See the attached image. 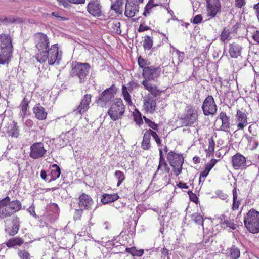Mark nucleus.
I'll use <instances>...</instances> for the list:
<instances>
[{
    "instance_id": "nucleus-9",
    "label": "nucleus",
    "mask_w": 259,
    "mask_h": 259,
    "mask_svg": "<svg viewBox=\"0 0 259 259\" xmlns=\"http://www.w3.org/2000/svg\"><path fill=\"white\" fill-rule=\"evenodd\" d=\"M206 5L207 15L211 18L221 12L222 6L220 0H206Z\"/></svg>"
},
{
    "instance_id": "nucleus-19",
    "label": "nucleus",
    "mask_w": 259,
    "mask_h": 259,
    "mask_svg": "<svg viewBox=\"0 0 259 259\" xmlns=\"http://www.w3.org/2000/svg\"><path fill=\"white\" fill-rule=\"evenodd\" d=\"M4 199H7V205L12 214L19 211L22 208V204L18 200H11L9 196H6Z\"/></svg>"
},
{
    "instance_id": "nucleus-23",
    "label": "nucleus",
    "mask_w": 259,
    "mask_h": 259,
    "mask_svg": "<svg viewBox=\"0 0 259 259\" xmlns=\"http://www.w3.org/2000/svg\"><path fill=\"white\" fill-rule=\"evenodd\" d=\"M11 227H6L5 230L8 234L10 236H14L18 233L20 227L19 218L17 217L13 218Z\"/></svg>"
},
{
    "instance_id": "nucleus-13",
    "label": "nucleus",
    "mask_w": 259,
    "mask_h": 259,
    "mask_svg": "<svg viewBox=\"0 0 259 259\" xmlns=\"http://www.w3.org/2000/svg\"><path fill=\"white\" fill-rule=\"evenodd\" d=\"M203 113H215L217 107L214 98L211 95H208L204 99L202 106Z\"/></svg>"
},
{
    "instance_id": "nucleus-38",
    "label": "nucleus",
    "mask_w": 259,
    "mask_h": 259,
    "mask_svg": "<svg viewBox=\"0 0 259 259\" xmlns=\"http://www.w3.org/2000/svg\"><path fill=\"white\" fill-rule=\"evenodd\" d=\"M231 39V31L229 28L226 27L224 28L222 31L220 36V39L222 42H225L227 40H230Z\"/></svg>"
},
{
    "instance_id": "nucleus-1",
    "label": "nucleus",
    "mask_w": 259,
    "mask_h": 259,
    "mask_svg": "<svg viewBox=\"0 0 259 259\" xmlns=\"http://www.w3.org/2000/svg\"><path fill=\"white\" fill-rule=\"evenodd\" d=\"M13 46L9 34H0V64L8 63L12 56Z\"/></svg>"
},
{
    "instance_id": "nucleus-10",
    "label": "nucleus",
    "mask_w": 259,
    "mask_h": 259,
    "mask_svg": "<svg viewBox=\"0 0 259 259\" xmlns=\"http://www.w3.org/2000/svg\"><path fill=\"white\" fill-rule=\"evenodd\" d=\"M88 12L94 17H100L103 15L102 7L99 0H91L87 6Z\"/></svg>"
},
{
    "instance_id": "nucleus-64",
    "label": "nucleus",
    "mask_w": 259,
    "mask_h": 259,
    "mask_svg": "<svg viewBox=\"0 0 259 259\" xmlns=\"http://www.w3.org/2000/svg\"><path fill=\"white\" fill-rule=\"evenodd\" d=\"M253 8L255 11L256 16L259 22V2L254 5Z\"/></svg>"
},
{
    "instance_id": "nucleus-27",
    "label": "nucleus",
    "mask_w": 259,
    "mask_h": 259,
    "mask_svg": "<svg viewBox=\"0 0 259 259\" xmlns=\"http://www.w3.org/2000/svg\"><path fill=\"white\" fill-rule=\"evenodd\" d=\"M216 121L217 122H221V130L227 131L229 128L230 123L229 121V117L227 116L226 114H220V117L217 118Z\"/></svg>"
},
{
    "instance_id": "nucleus-54",
    "label": "nucleus",
    "mask_w": 259,
    "mask_h": 259,
    "mask_svg": "<svg viewBox=\"0 0 259 259\" xmlns=\"http://www.w3.org/2000/svg\"><path fill=\"white\" fill-rule=\"evenodd\" d=\"M246 0H235L234 6L236 8L241 9L246 5Z\"/></svg>"
},
{
    "instance_id": "nucleus-2",
    "label": "nucleus",
    "mask_w": 259,
    "mask_h": 259,
    "mask_svg": "<svg viewBox=\"0 0 259 259\" xmlns=\"http://www.w3.org/2000/svg\"><path fill=\"white\" fill-rule=\"evenodd\" d=\"M244 226L251 233H259V212L251 209L244 216Z\"/></svg>"
},
{
    "instance_id": "nucleus-8",
    "label": "nucleus",
    "mask_w": 259,
    "mask_h": 259,
    "mask_svg": "<svg viewBox=\"0 0 259 259\" xmlns=\"http://www.w3.org/2000/svg\"><path fill=\"white\" fill-rule=\"evenodd\" d=\"M232 163L235 169H244L251 164V161L247 160L243 155L239 153L232 157Z\"/></svg>"
},
{
    "instance_id": "nucleus-53",
    "label": "nucleus",
    "mask_w": 259,
    "mask_h": 259,
    "mask_svg": "<svg viewBox=\"0 0 259 259\" xmlns=\"http://www.w3.org/2000/svg\"><path fill=\"white\" fill-rule=\"evenodd\" d=\"M144 119H145V122L148 124V126L150 127L151 128H152L154 130L157 131L158 130V125L154 122H152L151 120H150L149 119L146 118L145 117H143Z\"/></svg>"
},
{
    "instance_id": "nucleus-56",
    "label": "nucleus",
    "mask_w": 259,
    "mask_h": 259,
    "mask_svg": "<svg viewBox=\"0 0 259 259\" xmlns=\"http://www.w3.org/2000/svg\"><path fill=\"white\" fill-rule=\"evenodd\" d=\"M51 15L55 17L59 21H64L67 19V18H66V17L64 16H61L60 13L57 11L53 12L51 13Z\"/></svg>"
},
{
    "instance_id": "nucleus-58",
    "label": "nucleus",
    "mask_w": 259,
    "mask_h": 259,
    "mask_svg": "<svg viewBox=\"0 0 259 259\" xmlns=\"http://www.w3.org/2000/svg\"><path fill=\"white\" fill-rule=\"evenodd\" d=\"M150 29V27L145 25V24L142 23L140 25L138 28V31L139 32H142L145 31H147Z\"/></svg>"
},
{
    "instance_id": "nucleus-26",
    "label": "nucleus",
    "mask_w": 259,
    "mask_h": 259,
    "mask_svg": "<svg viewBox=\"0 0 259 259\" xmlns=\"http://www.w3.org/2000/svg\"><path fill=\"white\" fill-rule=\"evenodd\" d=\"M170 168L169 167L165 160H159L158 168L155 173V176L157 174L162 175L164 173L169 174ZM155 176H154L155 177Z\"/></svg>"
},
{
    "instance_id": "nucleus-17",
    "label": "nucleus",
    "mask_w": 259,
    "mask_h": 259,
    "mask_svg": "<svg viewBox=\"0 0 259 259\" xmlns=\"http://www.w3.org/2000/svg\"><path fill=\"white\" fill-rule=\"evenodd\" d=\"M242 49V45L237 42L230 43L228 49L229 56L232 58H238L241 55Z\"/></svg>"
},
{
    "instance_id": "nucleus-15",
    "label": "nucleus",
    "mask_w": 259,
    "mask_h": 259,
    "mask_svg": "<svg viewBox=\"0 0 259 259\" xmlns=\"http://www.w3.org/2000/svg\"><path fill=\"white\" fill-rule=\"evenodd\" d=\"M141 83L144 89L148 91L153 97L160 96L162 93L163 92V91L158 89V87L155 84L152 83L151 81L143 80Z\"/></svg>"
},
{
    "instance_id": "nucleus-34",
    "label": "nucleus",
    "mask_w": 259,
    "mask_h": 259,
    "mask_svg": "<svg viewBox=\"0 0 259 259\" xmlns=\"http://www.w3.org/2000/svg\"><path fill=\"white\" fill-rule=\"evenodd\" d=\"M23 240L19 237H14L10 239L7 242L6 245L8 247H12L15 246H20L23 243Z\"/></svg>"
},
{
    "instance_id": "nucleus-63",
    "label": "nucleus",
    "mask_w": 259,
    "mask_h": 259,
    "mask_svg": "<svg viewBox=\"0 0 259 259\" xmlns=\"http://www.w3.org/2000/svg\"><path fill=\"white\" fill-rule=\"evenodd\" d=\"M83 209H82L79 208V209H77L75 211V215H74V218L76 219L79 220L80 219V218L82 214V211Z\"/></svg>"
},
{
    "instance_id": "nucleus-45",
    "label": "nucleus",
    "mask_w": 259,
    "mask_h": 259,
    "mask_svg": "<svg viewBox=\"0 0 259 259\" xmlns=\"http://www.w3.org/2000/svg\"><path fill=\"white\" fill-rule=\"evenodd\" d=\"M115 178L118 180L117 186H119L125 180L124 173L120 170H116L114 172Z\"/></svg>"
},
{
    "instance_id": "nucleus-22",
    "label": "nucleus",
    "mask_w": 259,
    "mask_h": 259,
    "mask_svg": "<svg viewBox=\"0 0 259 259\" xmlns=\"http://www.w3.org/2000/svg\"><path fill=\"white\" fill-rule=\"evenodd\" d=\"M179 121L183 126L193 124L197 118V114H180Z\"/></svg>"
},
{
    "instance_id": "nucleus-44",
    "label": "nucleus",
    "mask_w": 259,
    "mask_h": 259,
    "mask_svg": "<svg viewBox=\"0 0 259 259\" xmlns=\"http://www.w3.org/2000/svg\"><path fill=\"white\" fill-rule=\"evenodd\" d=\"M69 134V132H67L65 134L62 133L59 138L58 139V141H59V142L61 143V141H62V143H60V147H63L65 145H66L69 143V139H68L67 135Z\"/></svg>"
},
{
    "instance_id": "nucleus-18",
    "label": "nucleus",
    "mask_w": 259,
    "mask_h": 259,
    "mask_svg": "<svg viewBox=\"0 0 259 259\" xmlns=\"http://www.w3.org/2000/svg\"><path fill=\"white\" fill-rule=\"evenodd\" d=\"M124 105L120 98L115 99L107 113H124Z\"/></svg>"
},
{
    "instance_id": "nucleus-59",
    "label": "nucleus",
    "mask_w": 259,
    "mask_h": 259,
    "mask_svg": "<svg viewBox=\"0 0 259 259\" xmlns=\"http://www.w3.org/2000/svg\"><path fill=\"white\" fill-rule=\"evenodd\" d=\"M252 38L257 44L259 45V30H255L253 32Z\"/></svg>"
},
{
    "instance_id": "nucleus-29",
    "label": "nucleus",
    "mask_w": 259,
    "mask_h": 259,
    "mask_svg": "<svg viewBox=\"0 0 259 259\" xmlns=\"http://www.w3.org/2000/svg\"><path fill=\"white\" fill-rule=\"evenodd\" d=\"M110 10L115 12L116 14L120 15L123 12V2L121 0H116L111 6Z\"/></svg>"
},
{
    "instance_id": "nucleus-25",
    "label": "nucleus",
    "mask_w": 259,
    "mask_h": 259,
    "mask_svg": "<svg viewBox=\"0 0 259 259\" xmlns=\"http://www.w3.org/2000/svg\"><path fill=\"white\" fill-rule=\"evenodd\" d=\"M7 133L9 136L12 137L17 138L19 135V130L16 122L11 121L6 126Z\"/></svg>"
},
{
    "instance_id": "nucleus-48",
    "label": "nucleus",
    "mask_w": 259,
    "mask_h": 259,
    "mask_svg": "<svg viewBox=\"0 0 259 259\" xmlns=\"http://www.w3.org/2000/svg\"><path fill=\"white\" fill-rule=\"evenodd\" d=\"M208 149L206 150L207 155H210L211 154L214 150L215 143L212 138H210L208 139Z\"/></svg>"
},
{
    "instance_id": "nucleus-24",
    "label": "nucleus",
    "mask_w": 259,
    "mask_h": 259,
    "mask_svg": "<svg viewBox=\"0 0 259 259\" xmlns=\"http://www.w3.org/2000/svg\"><path fill=\"white\" fill-rule=\"evenodd\" d=\"M7 201H8L7 199H4V198L0 200V220L13 215L8 207Z\"/></svg>"
},
{
    "instance_id": "nucleus-40",
    "label": "nucleus",
    "mask_w": 259,
    "mask_h": 259,
    "mask_svg": "<svg viewBox=\"0 0 259 259\" xmlns=\"http://www.w3.org/2000/svg\"><path fill=\"white\" fill-rule=\"evenodd\" d=\"M126 252L130 253L134 256H141L144 253L143 249L137 250L135 247L126 248Z\"/></svg>"
},
{
    "instance_id": "nucleus-33",
    "label": "nucleus",
    "mask_w": 259,
    "mask_h": 259,
    "mask_svg": "<svg viewBox=\"0 0 259 259\" xmlns=\"http://www.w3.org/2000/svg\"><path fill=\"white\" fill-rule=\"evenodd\" d=\"M191 220L197 225L201 226L202 228H204L203 223L204 219L202 215L198 212H195L192 214L191 216Z\"/></svg>"
},
{
    "instance_id": "nucleus-61",
    "label": "nucleus",
    "mask_w": 259,
    "mask_h": 259,
    "mask_svg": "<svg viewBox=\"0 0 259 259\" xmlns=\"http://www.w3.org/2000/svg\"><path fill=\"white\" fill-rule=\"evenodd\" d=\"M210 172L209 170H208L207 169L205 168L204 170H203L202 172H201L200 174V177H199V183H200L201 181V178H205L207 175H208L209 172Z\"/></svg>"
},
{
    "instance_id": "nucleus-47",
    "label": "nucleus",
    "mask_w": 259,
    "mask_h": 259,
    "mask_svg": "<svg viewBox=\"0 0 259 259\" xmlns=\"http://www.w3.org/2000/svg\"><path fill=\"white\" fill-rule=\"evenodd\" d=\"M146 133H148L149 134V137H151L152 136L153 139L155 140V142H156L158 146H160L161 145V139L159 138V136L157 134V133L154 132V131L149 129V130L147 131L146 132Z\"/></svg>"
},
{
    "instance_id": "nucleus-37",
    "label": "nucleus",
    "mask_w": 259,
    "mask_h": 259,
    "mask_svg": "<svg viewBox=\"0 0 259 259\" xmlns=\"http://www.w3.org/2000/svg\"><path fill=\"white\" fill-rule=\"evenodd\" d=\"M150 140V137H149V134L145 132V133L144 134L143 138L141 144V147L143 149L145 150H148L150 148L151 145Z\"/></svg>"
},
{
    "instance_id": "nucleus-32",
    "label": "nucleus",
    "mask_w": 259,
    "mask_h": 259,
    "mask_svg": "<svg viewBox=\"0 0 259 259\" xmlns=\"http://www.w3.org/2000/svg\"><path fill=\"white\" fill-rule=\"evenodd\" d=\"M61 174L60 168L57 164H53L50 172L51 179L49 181H54L58 178Z\"/></svg>"
},
{
    "instance_id": "nucleus-30",
    "label": "nucleus",
    "mask_w": 259,
    "mask_h": 259,
    "mask_svg": "<svg viewBox=\"0 0 259 259\" xmlns=\"http://www.w3.org/2000/svg\"><path fill=\"white\" fill-rule=\"evenodd\" d=\"M119 197L117 193L112 194H104L102 195L101 202L104 204H107L117 200Z\"/></svg>"
},
{
    "instance_id": "nucleus-20",
    "label": "nucleus",
    "mask_w": 259,
    "mask_h": 259,
    "mask_svg": "<svg viewBox=\"0 0 259 259\" xmlns=\"http://www.w3.org/2000/svg\"><path fill=\"white\" fill-rule=\"evenodd\" d=\"M92 95L91 94H85L82 99L77 111L79 113H83L88 111L89 108V105L91 102Z\"/></svg>"
},
{
    "instance_id": "nucleus-31",
    "label": "nucleus",
    "mask_w": 259,
    "mask_h": 259,
    "mask_svg": "<svg viewBox=\"0 0 259 259\" xmlns=\"http://www.w3.org/2000/svg\"><path fill=\"white\" fill-rule=\"evenodd\" d=\"M60 6H62L64 8H68L70 4L79 5L83 4L85 0H56Z\"/></svg>"
},
{
    "instance_id": "nucleus-46",
    "label": "nucleus",
    "mask_w": 259,
    "mask_h": 259,
    "mask_svg": "<svg viewBox=\"0 0 259 259\" xmlns=\"http://www.w3.org/2000/svg\"><path fill=\"white\" fill-rule=\"evenodd\" d=\"M30 101L26 98H24L21 101L20 107L23 113H26L29 107V103Z\"/></svg>"
},
{
    "instance_id": "nucleus-11",
    "label": "nucleus",
    "mask_w": 259,
    "mask_h": 259,
    "mask_svg": "<svg viewBox=\"0 0 259 259\" xmlns=\"http://www.w3.org/2000/svg\"><path fill=\"white\" fill-rule=\"evenodd\" d=\"M47 60L49 65H53L55 63L59 64L61 57L59 56V48L57 44L52 45L48 49Z\"/></svg>"
},
{
    "instance_id": "nucleus-36",
    "label": "nucleus",
    "mask_w": 259,
    "mask_h": 259,
    "mask_svg": "<svg viewBox=\"0 0 259 259\" xmlns=\"http://www.w3.org/2000/svg\"><path fill=\"white\" fill-rule=\"evenodd\" d=\"M238 123L237 127L239 129H243L247 124L246 114H237Z\"/></svg>"
},
{
    "instance_id": "nucleus-4",
    "label": "nucleus",
    "mask_w": 259,
    "mask_h": 259,
    "mask_svg": "<svg viewBox=\"0 0 259 259\" xmlns=\"http://www.w3.org/2000/svg\"><path fill=\"white\" fill-rule=\"evenodd\" d=\"M167 160L173 168L174 174L178 176L182 172L184 159L182 154L170 151L167 154Z\"/></svg>"
},
{
    "instance_id": "nucleus-12",
    "label": "nucleus",
    "mask_w": 259,
    "mask_h": 259,
    "mask_svg": "<svg viewBox=\"0 0 259 259\" xmlns=\"http://www.w3.org/2000/svg\"><path fill=\"white\" fill-rule=\"evenodd\" d=\"M33 41L35 48H49V38L48 36L42 32L35 33L33 35Z\"/></svg>"
},
{
    "instance_id": "nucleus-50",
    "label": "nucleus",
    "mask_w": 259,
    "mask_h": 259,
    "mask_svg": "<svg viewBox=\"0 0 259 259\" xmlns=\"http://www.w3.org/2000/svg\"><path fill=\"white\" fill-rule=\"evenodd\" d=\"M153 7H154L152 5H150V4H147L144 8L143 15L145 17L149 16L150 13L152 12V10Z\"/></svg>"
},
{
    "instance_id": "nucleus-60",
    "label": "nucleus",
    "mask_w": 259,
    "mask_h": 259,
    "mask_svg": "<svg viewBox=\"0 0 259 259\" xmlns=\"http://www.w3.org/2000/svg\"><path fill=\"white\" fill-rule=\"evenodd\" d=\"M135 121L136 123L140 125L141 123H143V120L141 118V114H133Z\"/></svg>"
},
{
    "instance_id": "nucleus-14",
    "label": "nucleus",
    "mask_w": 259,
    "mask_h": 259,
    "mask_svg": "<svg viewBox=\"0 0 259 259\" xmlns=\"http://www.w3.org/2000/svg\"><path fill=\"white\" fill-rule=\"evenodd\" d=\"M139 11V6L134 0H126L124 15L128 18H132Z\"/></svg>"
},
{
    "instance_id": "nucleus-55",
    "label": "nucleus",
    "mask_w": 259,
    "mask_h": 259,
    "mask_svg": "<svg viewBox=\"0 0 259 259\" xmlns=\"http://www.w3.org/2000/svg\"><path fill=\"white\" fill-rule=\"evenodd\" d=\"M202 16L201 14L196 15L193 19L191 21V22L195 24H198L202 22Z\"/></svg>"
},
{
    "instance_id": "nucleus-51",
    "label": "nucleus",
    "mask_w": 259,
    "mask_h": 259,
    "mask_svg": "<svg viewBox=\"0 0 259 259\" xmlns=\"http://www.w3.org/2000/svg\"><path fill=\"white\" fill-rule=\"evenodd\" d=\"M33 113H46L45 112V108L40 105V103L37 104L33 108Z\"/></svg>"
},
{
    "instance_id": "nucleus-5",
    "label": "nucleus",
    "mask_w": 259,
    "mask_h": 259,
    "mask_svg": "<svg viewBox=\"0 0 259 259\" xmlns=\"http://www.w3.org/2000/svg\"><path fill=\"white\" fill-rule=\"evenodd\" d=\"M90 69V65L88 63L77 62L70 71L71 76H77L80 83L84 82L85 79Z\"/></svg>"
},
{
    "instance_id": "nucleus-28",
    "label": "nucleus",
    "mask_w": 259,
    "mask_h": 259,
    "mask_svg": "<svg viewBox=\"0 0 259 259\" xmlns=\"http://www.w3.org/2000/svg\"><path fill=\"white\" fill-rule=\"evenodd\" d=\"M156 107V102L148 98L145 100L144 104V109L147 112H153Z\"/></svg>"
},
{
    "instance_id": "nucleus-49",
    "label": "nucleus",
    "mask_w": 259,
    "mask_h": 259,
    "mask_svg": "<svg viewBox=\"0 0 259 259\" xmlns=\"http://www.w3.org/2000/svg\"><path fill=\"white\" fill-rule=\"evenodd\" d=\"M18 255L21 259H30V254L25 250H19Z\"/></svg>"
},
{
    "instance_id": "nucleus-21",
    "label": "nucleus",
    "mask_w": 259,
    "mask_h": 259,
    "mask_svg": "<svg viewBox=\"0 0 259 259\" xmlns=\"http://www.w3.org/2000/svg\"><path fill=\"white\" fill-rule=\"evenodd\" d=\"M35 55L34 57L36 59L37 61L41 64L45 63L47 60V56L48 55V48H35Z\"/></svg>"
},
{
    "instance_id": "nucleus-57",
    "label": "nucleus",
    "mask_w": 259,
    "mask_h": 259,
    "mask_svg": "<svg viewBox=\"0 0 259 259\" xmlns=\"http://www.w3.org/2000/svg\"><path fill=\"white\" fill-rule=\"evenodd\" d=\"M217 162V160L216 159H212L211 161L206 165L205 168L208 170L210 171L213 167L215 165Z\"/></svg>"
},
{
    "instance_id": "nucleus-62",
    "label": "nucleus",
    "mask_w": 259,
    "mask_h": 259,
    "mask_svg": "<svg viewBox=\"0 0 259 259\" xmlns=\"http://www.w3.org/2000/svg\"><path fill=\"white\" fill-rule=\"evenodd\" d=\"M215 194L218 196L219 198H221L222 200H225L227 198V196L226 194L224 193L221 190H218L215 192Z\"/></svg>"
},
{
    "instance_id": "nucleus-16",
    "label": "nucleus",
    "mask_w": 259,
    "mask_h": 259,
    "mask_svg": "<svg viewBox=\"0 0 259 259\" xmlns=\"http://www.w3.org/2000/svg\"><path fill=\"white\" fill-rule=\"evenodd\" d=\"M78 200V205L80 208L84 210L92 209L94 201L90 195L83 193L79 196Z\"/></svg>"
},
{
    "instance_id": "nucleus-41",
    "label": "nucleus",
    "mask_w": 259,
    "mask_h": 259,
    "mask_svg": "<svg viewBox=\"0 0 259 259\" xmlns=\"http://www.w3.org/2000/svg\"><path fill=\"white\" fill-rule=\"evenodd\" d=\"M233 205H232V209L233 210H237L240 204L239 201L237 200V189L236 188H234L233 190Z\"/></svg>"
},
{
    "instance_id": "nucleus-6",
    "label": "nucleus",
    "mask_w": 259,
    "mask_h": 259,
    "mask_svg": "<svg viewBox=\"0 0 259 259\" xmlns=\"http://www.w3.org/2000/svg\"><path fill=\"white\" fill-rule=\"evenodd\" d=\"M161 71V67L160 65L150 66L145 70H142V75L144 78V80L154 81L160 76Z\"/></svg>"
},
{
    "instance_id": "nucleus-3",
    "label": "nucleus",
    "mask_w": 259,
    "mask_h": 259,
    "mask_svg": "<svg viewBox=\"0 0 259 259\" xmlns=\"http://www.w3.org/2000/svg\"><path fill=\"white\" fill-rule=\"evenodd\" d=\"M117 91L115 84H113L101 93L96 101V103L102 107H106L114 99Z\"/></svg>"
},
{
    "instance_id": "nucleus-7",
    "label": "nucleus",
    "mask_w": 259,
    "mask_h": 259,
    "mask_svg": "<svg viewBox=\"0 0 259 259\" xmlns=\"http://www.w3.org/2000/svg\"><path fill=\"white\" fill-rule=\"evenodd\" d=\"M30 157L34 159H38L45 157L47 150L45 148L44 144L41 142L33 143L30 146Z\"/></svg>"
},
{
    "instance_id": "nucleus-43",
    "label": "nucleus",
    "mask_w": 259,
    "mask_h": 259,
    "mask_svg": "<svg viewBox=\"0 0 259 259\" xmlns=\"http://www.w3.org/2000/svg\"><path fill=\"white\" fill-rule=\"evenodd\" d=\"M229 256L231 259H238L240 256V252L239 248L233 246L230 249Z\"/></svg>"
},
{
    "instance_id": "nucleus-39",
    "label": "nucleus",
    "mask_w": 259,
    "mask_h": 259,
    "mask_svg": "<svg viewBox=\"0 0 259 259\" xmlns=\"http://www.w3.org/2000/svg\"><path fill=\"white\" fill-rule=\"evenodd\" d=\"M137 62L139 67L142 68L143 70L148 68L151 64V63L148 60L144 59L141 56L138 58Z\"/></svg>"
},
{
    "instance_id": "nucleus-35",
    "label": "nucleus",
    "mask_w": 259,
    "mask_h": 259,
    "mask_svg": "<svg viewBox=\"0 0 259 259\" xmlns=\"http://www.w3.org/2000/svg\"><path fill=\"white\" fill-rule=\"evenodd\" d=\"M122 95L128 105L133 106L131 95L128 91L126 86L125 84H123L122 85Z\"/></svg>"
},
{
    "instance_id": "nucleus-42",
    "label": "nucleus",
    "mask_w": 259,
    "mask_h": 259,
    "mask_svg": "<svg viewBox=\"0 0 259 259\" xmlns=\"http://www.w3.org/2000/svg\"><path fill=\"white\" fill-rule=\"evenodd\" d=\"M153 46V39L150 36L146 35L145 36L143 40V46L144 50H149Z\"/></svg>"
},
{
    "instance_id": "nucleus-52",
    "label": "nucleus",
    "mask_w": 259,
    "mask_h": 259,
    "mask_svg": "<svg viewBox=\"0 0 259 259\" xmlns=\"http://www.w3.org/2000/svg\"><path fill=\"white\" fill-rule=\"evenodd\" d=\"M224 223L226 225L227 227H229L230 228L235 230L236 228V225L233 222V221L228 220V219H224Z\"/></svg>"
}]
</instances>
